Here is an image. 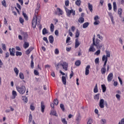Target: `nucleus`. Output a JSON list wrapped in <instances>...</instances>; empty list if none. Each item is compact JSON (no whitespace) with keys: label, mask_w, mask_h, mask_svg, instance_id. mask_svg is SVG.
<instances>
[{"label":"nucleus","mask_w":124,"mask_h":124,"mask_svg":"<svg viewBox=\"0 0 124 124\" xmlns=\"http://www.w3.org/2000/svg\"><path fill=\"white\" fill-rule=\"evenodd\" d=\"M90 23L89 22H85L83 24V28L86 29V28H88L89 27V25Z\"/></svg>","instance_id":"e433bc0d"},{"label":"nucleus","mask_w":124,"mask_h":124,"mask_svg":"<svg viewBox=\"0 0 124 124\" xmlns=\"http://www.w3.org/2000/svg\"><path fill=\"white\" fill-rule=\"evenodd\" d=\"M9 52H10V56H12V57H14V56H15V48H10L9 49Z\"/></svg>","instance_id":"0eeeda50"},{"label":"nucleus","mask_w":124,"mask_h":124,"mask_svg":"<svg viewBox=\"0 0 124 124\" xmlns=\"http://www.w3.org/2000/svg\"><path fill=\"white\" fill-rule=\"evenodd\" d=\"M23 100H24L25 103H27V102H28V97H26V96H23Z\"/></svg>","instance_id":"3c124183"},{"label":"nucleus","mask_w":124,"mask_h":124,"mask_svg":"<svg viewBox=\"0 0 124 124\" xmlns=\"http://www.w3.org/2000/svg\"><path fill=\"white\" fill-rule=\"evenodd\" d=\"M101 123H102V124H106V120L104 119H102L101 120Z\"/></svg>","instance_id":"680f3d73"},{"label":"nucleus","mask_w":124,"mask_h":124,"mask_svg":"<svg viewBox=\"0 0 124 124\" xmlns=\"http://www.w3.org/2000/svg\"><path fill=\"white\" fill-rule=\"evenodd\" d=\"M65 9L66 15L68 16V17H70L71 16V14L73 16H75V15H76L75 10H74L73 9L69 10L66 7H65Z\"/></svg>","instance_id":"20e7f679"},{"label":"nucleus","mask_w":124,"mask_h":124,"mask_svg":"<svg viewBox=\"0 0 124 124\" xmlns=\"http://www.w3.org/2000/svg\"><path fill=\"white\" fill-rule=\"evenodd\" d=\"M34 48L32 47H29V48L26 51V55H29L31 53V52L33 50Z\"/></svg>","instance_id":"2eb2a0df"},{"label":"nucleus","mask_w":124,"mask_h":124,"mask_svg":"<svg viewBox=\"0 0 124 124\" xmlns=\"http://www.w3.org/2000/svg\"><path fill=\"white\" fill-rule=\"evenodd\" d=\"M14 71L16 73V76H18V75H19V70H18L17 67H15L14 68Z\"/></svg>","instance_id":"b1692460"},{"label":"nucleus","mask_w":124,"mask_h":124,"mask_svg":"<svg viewBox=\"0 0 124 124\" xmlns=\"http://www.w3.org/2000/svg\"><path fill=\"white\" fill-rule=\"evenodd\" d=\"M84 21L85 19L83 17H79V19H78V22H79V23H80V24L83 23V22H84Z\"/></svg>","instance_id":"c756f323"},{"label":"nucleus","mask_w":124,"mask_h":124,"mask_svg":"<svg viewBox=\"0 0 124 124\" xmlns=\"http://www.w3.org/2000/svg\"><path fill=\"white\" fill-rule=\"evenodd\" d=\"M118 78L119 79V81L120 83V85H123V80H122V78H120V77H118Z\"/></svg>","instance_id":"0e129e2a"},{"label":"nucleus","mask_w":124,"mask_h":124,"mask_svg":"<svg viewBox=\"0 0 124 124\" xmlns=\"http://www.w3.org/2000/svg\"><path fill=\"white\" fill-rule=\"evenodd\" d=\"M81 0H77L75 1V4L76 5H77V6H80L81 5Z\"/></svg>","instance_id":"393cba45"},{"label":"nucleus","mask_w":124,"mask_h":124,"mask_svg":"<svg viewBox=\"0 0 124 124\" xmlns=\"http://www.w3.org/2000/svg\"><path fill=\"white\" fill-rule=\"evenodd\" d=\"M97 37L100 39L101 40H103V37L102 36L100 35L99 34H97Z\"/></svg>","instance_id":"a18cd8bd"},{"label":"nucleus","mask_w":124,"mask_h":124,"mask_svg":"<svg viewBox=\"0 0 124 124\" xmlns=\"http://www.w3.org/2000/svg\"><path fill=\"white\" fill-rule=\"evenodd\" d=\"M93 92L94 93H98V88L97 87V84H95V86L93 89Z\"/></svg>","instance_id":"4be33fe9"},{"label":"nucleus","mask_w":124,"mask_h":124,"mask_svg":"<svg viewBox=\"0 0 124 124\" xmlns=\"http://www.w3.org/2000/svg\"><path fill=\"white\" fill-rule=\"evenodd\" d=\"M54 52L56 55H58L60 53V51H59V49L58 48H56Z\"/></svg>","instance_id":"052dcab7"},{"label":"nucleus","mask_w":124,"mask_h":124,"mask_svg":"<svg viewBox=\"0 0 124 124\" xmlns=\"http://www.w3.org/2000/svg\"><path fill=\"white\" fill-rule=\"evenodd\" d=\"M113 7L114 12H116V11H117V3H116V2H113Z\"/></svg>","instance_id":"aec40b11"},{"label":"nucleus","mask_w":124,"mask_h":124,"mask_svg":"<svg viewBox=\"0 0 124 124\" xmlns=\"http://www.w3.org/2000/svg\"><path fill=\"white\" fill-rule=\"evenodd\" d=\"M118 124H124V119H122L121 121H120Z\"/></svg>","instance_id":"338daca9"},{"label":"nucleus","mask_w":124,"mask_h":124,"mask_svg":"<svg viewBox=\"0 0 124 124\" xmlns=\"http://www.w3.org/2000/svg\"><path fill=\"white\" fill-rule=\"evenodd\" d=\"M65 5L66 6H69V0H66L65 1Z\"/></svg>","instance_id":"09e8293b"},{"label":"nucleus","mask_w":124,"mask_h":124,"mask_svg":"<svg viewBox=\"0 0 124 124\" xmlns=\"http://www.w3.org/2000/svg\"><path fill=\"white\" fill-rule=\"evenodd\" d=\"M94 99H96V100H98V99H99V94H97L95 95Z\"/></svg>","instance_id":"603ef678"},{"label":"nucleus","mask_w":124,"mask_h":124,"mask_svg":"<svg viewBox=\"0 0 124 124\" xmlns=\"http://www.w3.org/2000/svg\"><path fill=\"white\" fill-rule=\"evenodd\" d=\"M22 55H23L22 52L16 51V57H19V56H22Z\"/></svg>","instance_id":"ea45409f"},{"label":"nucleus","mask_w":124,"mask_h":124,"mask_svg":"<svg viewBox=\"0 0 124 124\" xmlns=\"http://www.w3.org/2000/svg\"><path fill=\"white\" fill-rule=\"evenodd\" d=\"M93 124V120L92 119H89L87 124Z\"/></svg>","instance_id":"69168bd1"},{"label":"nucleus","mask_w":124,"mask_h":124,"mask_svg":"<svg viewBox=\"0 0 124 124\" xmlns=\"http://www.w3.org/2000/svg\"><path fill=\"white\" fill-rule=\"evenodd\" d=\"M16 49L17 51H21V47H20V46H16Z\"/></svg>","instance_id":"774afa93"},{"label":"nucleus","mask_w":124,"mask_h":124,"mask_svg":"<svg viewBox=\"0 0 124 124\" xmlns=\"http://www.w3.org/2000/svg\"><path fill=\"white\" fill-rule=\"evenodd\" d=\"M102 60L103 62L108 61V57H107L106 55H104L102 57Z\"/></svg>","instance_id":"2f4dec72"},{"label":"nucleus","mask_w":124,"mask_h":124,"mask_svg":"<svg viewBox=\"0 0 124 124\" xmlns=\"http://www.w3.org/2000/svg\"><path fill=\"white\" fill-rule=\"evenodd\" d=\"M79 46H80V42H79V40L77 38L75 41V48L76 49L78 48Z\"/></svg>","instance_id":"ddd939ff"},{"label":"nucleus","mask_w":124,"mask_h":124,"mask_svg":"<svg viewBox=\"0 0 124 124\" xmlns=\"http://www.w3.org/2000/svg\"><path fill=\"white\" fill-rule=\"evenodd\" d=\"M19 76L21 80H24V79H25V76H24V74H23V73L20 72L19 73Z\"/></svg>","instance_id":"473e14b6"},{"label":"nucleus","mask_w":124,"mask_h":124,"mask_svg":"<svg viewBox=\"0 0 124 124\" xmlns=\"http://www.w3.org/2000/svg\"><path fill=\"white\" fill-rule=\"evenodd\" d=\"M102 90L103 93H105L106 92V86L105 84H102L101 85Z\"/></svg>","instance_id":"6ab92c4d"},{"label":"nucleus","mask_w":124,"mask_h":124,"mask_svg":"<svg viewBox=\"0 0 124 124\" xmlns=\"http://www.w3.org/2000/svg\"><path fill=\"white\" fill-rule=\"evenodd\" d=\"M53 102L54 105H58V104H59V101L58 100V99H54Z\"/></svg>","instance_id":"c03bdc74"},{"label":"nucleus","mask_w":124,"mask_h":124,"mask_svg":"<svg viewBox=\"0 0 124 124\" xmlns=\"http://www.w3.org/2000/svg\"><path fill=\"white\" fill-rule=\"evenodd\" d=\"M34 74L35 75H39V73L38 72V71H37V70H34Z\"/></svg>","instance_id":"13d9d810"},{"label":"nucleus","mask_w":124,"mask_h":124,"mask_svg":"<svg viewBox=\"0 0 124 124\" xmlns=\"http://www.w3.org/2000/svg\"><path fill=\"white\" fill-rule=\"evenodd\" d=\"M2 48L3 51H6V46H5V44H2Z\"/></svg>","instance_id":"49530a36"},{"label":"nucleus","mask_w":124,"mask_h":124,"mask_svg":"<svg viewBox=\"0 0 124 124\" xmlns=\"http://www.w3.org/2000/svg\"><path fill=\"white\" fill-rule=\"evenodd\" d=\"M30 46V44L28 42H25L23 44V47L24 49H27V48H29Z\"/></svg>","instance_id":"f3484780"},{"label":"nucleus","mask_w":124,"mask_h":124,"mask_svg":"<svg viewBox=\"0 0 124 124\" xmlns=\"http://www.w3.org/2000/svg\"><path fill=\"white\" fill-rule=\"evenodd\" d=\"M114 75H113V73H110L108 75V76L107 77V80L108 82H111L112 80H113V78Z\"/></svg>","instance_id":"6e6552de"},{"label":"nucleus","mask_w":124,"mask_h":124,"mask_svg":"<svg viewBox=\"0 0 124 124\" xmlns=\"http://www.w3.org/2000/svg\"><path fill=\"white\" fill-rule=\"evenodd\" d=\"M75 64L77 66H79L81 64V61H80L79 60H78L75 63Z\"/></svg>","instance_id":"4c0bfd02"},{"label":"nucleus","mask_w":124,"mask_h":124,"mask_svg":"<svg viewBox=\"0 0 124 124\" xmlns=\"http://www.w3.org/2000/svg\"><path fill=\"white\" fill-rule=\"evenodd\" d=\"M39 9H40V4H37L36 9L35 10L34 15L31 22V25L33 29H35L36 25H40L41 16H38Z\"/></svg>","instance_id":"f257e3e1"},{"label":"nucleus","mask_w":124,"mask_h":124,"mask_svg":"<svg viewBox=\"0 0 124 124\" xmlns=\"http://www.w3.org/2000/svg\"><path fill=\"white\" fill-rule=\"evenodd\" d=\"M54 29H55V26H54V24L51 23L50 24V30L51 32H54Z\"/></svg>","instance_id":"412c9836"},{"label":"nucleus","mask_w":124,"mask_h":124,"mask_svg":"<svg viewBox=\"0 0 124 124\" xmlns=\"http://www.w3.org/2000/svg\"><path fill=\"white\" fill-rule=\"evenodd\" d=\"M80 35V32H79V30H77L76 33V37H78Z\"/></svg>","instance_id":"de8ad7c7"},{"label":"nucleus","mask_w":124,"mask_h":124,"mask_svg":"<svg viewBox=\"0 0 124 124\" xmlns=\"http://www.w3.org/2000/svg\"><path fill=\"white\" fill-rule=\"evenodd\" d=\"M30 109L31 110V111H34V109H35V107L32 105L30 106Z\"/></svg>","instance_id":"6e6d98bb"},{"label":"nucleus","mask_w":124,"mask_h":124,"mask_svg":"<svg viewBox=\"0 0 124 124\" xmlns=\"http://www.w3.org/2000/svg\"><path fill=\"white\" fill-rule=\"evenodd\" d=\"M99 107L101 108H104V99H101L100 100Z\"/></svg>","instance_id":"9d476101"},{"label":"nucleus","mask_w":124,"mask_h":124,"mask_svg":"<svg viewBox=\"0 0 124 124\" xmlns=\"http://www.w3.org/2000/svg\"><path fill=\"white\" fill-rule=\"evenodd\" d=\"M122 13H123V9H122V8L118 9V14L120 17H121V18H122Z\"/></svg>","instance_id":"f704fd0d"},{"label":"nucleus","mask_w":124,"mask_h":124,"mask_svg":"<svg viewBox=\"0 0 124 124\" xmlns=\"http://www.w3.org/2000/svg\"><path fill=\"white\" fill-rule=\"evenodd\" d=\"M98 19H99V17H98V16H96L94 17V20L95 21V22H94L93 24L95 26H96L97 25H99V24L100 23V22H99L98 20Z\"/></svg>","instance_id":"423d86ee"},{"label":"nucleus","mask_w":124,"mask_h":124,"mask_svg":"<svg viewBox=\"0 0 124 124\" xmlns=\"http://www.w3.org/2000/svg\"><path fill=\"white\" fill-rule=\"evenodd\" d=\"M62 82L63 85H66V78H65V77H62Z\"/></svg>","instance_id":"a878e982"},{"label":"nucleus","mask_w":124,"mask_h":124,"mask_svg":"<svg viewBox=\"0 0 124 124\" xmlns=\"http://www.w3.org/2000/svg\"><path fill=\"white\" fill-rule=\"evenodd\" d=\"M100 40L98 39V38L95 39V35H94L93 38V43L90 46V47L89 49V52H92L93 53L96 51V49L94 48L95 47L96 49H100L103 47V45L100 44Z\"/></svg>","instance_id":"f03ea898"},{"label":"nucleus","mask_w":124,"mask_h":124,"mask_svg":"<svg viewBox=\"0 0 124 124\" xmlns=\"http://www.w3.org/2000/svg\"><path fill=\"white\" fill-rule=\"evenodd\" d=\"M90 68H91V66L88 65L85 68V75H89L90 74Z\"/></svg>","instance_id":"f8f14e48"},{"label":"nucleus","mask_w":124,"mask_h":124,"mask_svg":"<svg viewBox=\"0 0 124 124\" xmlns=\"http://www.w3.org/2000/svg\"><path fill=\"white\" fill-rule=\"evenodd\" d=\"M16 91L20 93V94H24L26 93V87L22 85L21 86H16Z\"/></svg>","instance_id":"7ed1b4c3"},{"label":"nucleus","mask_w":124,"mask_h":124,"mask_svg":"<svg viewBox=\"0 0 124 124\" xmlns=\"http://www.w3.org/2000/svg\"><path fill=\"white\" fill-rule=\"evenodd\" d=\"M31 122H32V115H31V114H30L29 116L28 123L29 124H31Z\"/></svg>","instance_id":"cd10ccee"},{"label":"nucleus","mask_w":124,"mask_h":124,"mask_svg":"<svg viewBox=\"0 0 124 124\" xmlns=\"http://www.w3.org/2000/svg\"><path fill=\"white\" fill-rule=\"evenodd\" d=\"M12 95L13 96V99H15V98L16 97V96H17V92H16V91H12Z\"/></svg>","instance_id":"72a5a7b5"},{"label":"nucleus","mask_w":124,"mask_h":124,"mask_svg":"<svg viewBox=\"0 0 124 124\" xmlns=\"http://www.w3.org/2000/svg\"><path fill=\"white\" fill-rule=\"evenodd\" d=\"M95 64H98L99 63V58H97L95 59L94 61Z\"/></svg>","instance_id":"79ce46f5"},{"label":"nucleus","mask_w":124,"mask_h":124,"mask_svg":"<svg viewBox=\"0 0 124 124\" xmlns=\"http://www.w3.org/2000/svg\"><path fill=\"white\" fill-rule=\"evenodd\" d=\"M60 108L62 109V111H64V105H63V104H60Z\"/></svg>","instance_id":"8fccbe9b"},{"label":"nucleus","mask_w":124,"mask_h":124,"mask_svg":"<svg viewBox=\"0 0 124 124\" xmlns=\"http://www.w3.org/2000/svg\"><path fill=\"white\" fill-rule=\"evenodd\" d=\"M94 55H96V56H99V55H100V49H98L95 52Z\"/></svg>","instance_id":"37998d69"},{"label":"nucleus","mask_w":124,"mask_h":124,"mask_svg":"<svg viewBox=\"0 0 124 124\" xmlns=\"http://www.w3.org/2000/svg\"><path fill=\"white\" fill-rule=\"evenodd\" d=\"M41 110L42 113H44L45 110V105H44V102L42 101L41 102Z\"/></svg>","instance_id":"9b49d317"},{"label":"nucleus","mask_w":124,"mask_h":124,"mask_svg":"<svg viewBox=\"0 0 124 124\" xmlns=\"http://www.w3.org/2000/svg\"><path fill=\"white\" fill-rule=\"evenodd\" d=\"M101 72L102 74H105L106 73V67H102L101 69Z\"/></svg>","instance_id":"c85d7f7f"},{"label":"nucleus","mask_w":124,"mask_h":124,"mask_svg":"<svg viewBox=\"0 0 124 124\" xmlns=\"http://www.w3.org/2000/svg\"><path fill=\"white\" fill-rule=\"evenodd\" d=\"M1 3L4 7H7V5L6 4V1H5V0H3L1 2Z\"/></svg>","instance_id":"58836bf2"},{"label":"nucleus","mask_w":124,"mask_h":124,"mask_svg":"<svg viewBox=\"0 0 124 124\" xmlns=\"http://www.w3.org/2000/svg\"><path fill=\"white\" fill-rule=\"evenodd\" d=\"M42 33L43 35H45V34H47V33H48V31H47V29H46V28H44L43 29Z\"/></svg>","instance_id":"c9c22d12"},{"label":"nucleus","mask_w":124,"mask_h":124,"mask_svg":"<svg viewBox=\"0 0 124 124\" xmlns=\"http://www.w3.org/2000/svg\"><path fill=\"white\" fill-rule=\"evenodd\" d=\"M88 9L90 10V11L92 13H93V4H91V3H88Z\"/></svg>","instance_id":"4468645a"},{"label":"nucleus","mask_w":124,"mask_h":124,"mask_svg":"<svg viewBox=\"0 0 124 124\" xmlns=\"http://www.w3.org/2000/svg\"><path fill=\"white\" fill-rule=\"evenodd\" d=\"M106 57L108 58H110L111 57V53H110V51L109 50H106Z\"/></svg>","instance_id":"bb28decb"},{"label":"nucleus","mask_w":124,"mask_h":124,"mask_svg":"<svg viewBox=\"0 0 124 124\" xmlns=\"http://www.w3.org/2000/svg\"><path fill=\"white\" fill-rule=\"evenodd\" d=\"M116 97L118 100H121V95H120V94H117L116 95Z\"/></svg>","instance_id":"4d7b16f0"},{"label":"nucleus","mask_w":124,"mask_h":124,"mask_svg":"<svg viewBox=\"0 0 124 124\" xmlns=\"http://www.w3.org/2000/svg\"><path fill=\"white\" fill-rule=\"evenodd\" d=\"M55 65L56 69L58 70V69H60V66H62V63L61 62L55 63Z\"/></svg>","instance_id":"5701e85b"},{"label":"nucleus","mask_w":124,"mask_h":124,"mask_svg":"<svg viewBox=\"0 0 124 124\" xmlns=\"http://www.w3.org/2000/svg\"><path fill=\"white\" fill-rule=\"evenodd\" d=\"M19 22L21 24H24V18L19 17Z\"/></svg>","instance_id":"5fc2aeb1"},{"label":"nucleus","mask_w":124,"mask_h":124,"mask_svg":"<svg viewBox=\"0 0 124 124\" xmlns=\"http://www.w3.org/2000/svg\"><path fill=\"white\" fill-rule=\"evenodd\" d=\"M57 10L59 12V14H58V15H62L63 14V12H62V10L61 8H57Z\"/></svg>","instance_id":"7c9ffc66"},{"label":"nucleus","mask_w":124,"mask_h":124,"mask_svg":"<svg viewBox=\"0 0 124 124\" xmlns=\"http://www.w3.org/2000/svg\"><path fill=\"white\" fill-rule=\"evenodd\" d=\"M22 35L23 36L24 41H27L28 37H29V35L27 32H23L22 33Z\"/></svg>","instance_id":"1a4fd4ad"},{"label":"nucleus","mask_w":124,"mask_h":124,"mask_svg":"<svg viewBox=\"0 0 124 124\" xmlns=\"http://www.w3.org/2000/svg\"><path fill=\"white\" fill-rule=\"evenodd\" d=\"M62 122L63 124H67V121H66V120H65V118H63L61 119Z\"/></svg>","instance_id":"a19ab883"},{"label":"nucleus","mask_w":124,"mask_h":124,"mask_svg":"<svg viewBox=\"0 0 124 124\" xmlns=\"http://www.w3.org/2000/svg\"><path fill=\"white\" fill-rule=\"evenodd\" d=\"M108 15L110 17L112 23H114V18L113 17V15L110 12H108Z\"/></svg>","instance_id":"dca6fc26"},{"label":"nucleus","mask_w":124,"mask_h":124,"mask_svg":"<svg viewBox=\"0 0 124 124\" xmlns=\"http://www.w3.org/2000/svg\"><path fill=\"white\" fill-rule=\"evenodd\" d=\"M31 68H33V67L34 66V63H33V61H31Z\"/></svg>","instance_id":"bf43d9fd"},{"label":"nucleus","mask_w":124,"mask_h":124,"mask_svg":"<svg viewBox=\"0 0 124 124\" xmlns=\"http://www.w3.org/2000/svg\"><path fill=\"white\" fill-rule=\"evenodd\" d=\"M48 39L49 40L50 43H54V37L53 35H50L48 37Z\"/></svg>","instance_id":"a211bd4d"},{"label":"nucleus","mask_w":124,"mask_h":124,"mask_svg":"<svg viewBox=\"0 0 124 124\" xmlns=\"http://www.w3.org/2000/svg\"><path fill=\"white\" fill-rule=\"evenodd\" d=\"M108 10H112V5H111V3H108Z\"/></svg>","instance_id":"864d4df0"},{"label":"nucleus","mask_w":124,"mask_h":124,"mask_svg":"<svg viewBox=\"0 0 124 124\" xmlns=\"http://www.w3.org/2000/svg\"><path fill=\"white\" fill-rule=\"evenodd\" d=\"M61 66H62L63 69L65 70V71H67V70L68 69V63L64 62H62V63H61Z\"/></svg>","instance_id":"39448f33"},{"label":"nucleus","mask_w":124,"mask_h":124,"mask_svg":"<svg viewBox=\"0 0 124 124\" xmlns=\"http://www.w3.org/2000/svg\"><path fill=\"white\" fill-rule=\"evenodd\" d=\"M43 40L46 42V43H49V42L48 41V39H47V37H44L43 38Z\"/></svg>","instance_id":"e2e57ef3"}]
</instances>
